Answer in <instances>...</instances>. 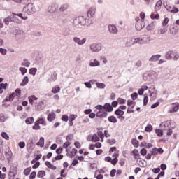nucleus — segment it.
<instances>
[{"label": "nucleus", "instance_id": "obj_52", "mask_svg": "<svg viewBox=\"0 0 179 179\" xmlns=\"http://www.w3.org/2000/svg\"><path fill=\"white\" fill-rule=\"evenodd\" d=\"M16 96H17V94H16V93L13 92L10 96H9V101H13V99H15V97H16Z\"/></svg>", "mask_w": 179, "mask_h": 179}, {"label": "nucleus", "instance_id": "obj_17", "mask_svg": "<svg viewBox=\"0 0 179 179\" xmlns=\"http://www.w3.org/2000/svg\"><path fill=\"white\" fill-rule=\"evenodd\" d=\"M169 31H170V34H173V36H176V34L178 33V27L176 25H173L170 28Z\"/></svg>", "mask_w": 179, "mask_h": 179}, {"label": "nucleus", "instance_id": "obj_47", "mask_svg": "<svg viewBox=\"0 0 179 179\" xmlns=\"http://www.w3.org/2000/svg\"><path fill=\"white\" fill-rule=\"evenodd\" d=\"M32 128H33V129H35L36 131H37V130L40 129V128H41V127H40V124H38V122L36 121L34 122V125L32 127Z\"/></svg>", "mask_w": 179, "mask_h": 179}, {"label": "nucleus", "instance_id": "obj_6", "mask_svg": "<svg viewBox=\"0 0 179 179\" xmlns=\"http://www.w3.org/2000/svg\"><path fill=\"white\" fill-rule=\"evenodd\" d=\"M179 109V103L178 102L171 103L169 106V113L173 114V113H177Z\"/></svg>", "mask_w": 179, "mask_h": 179}, {"label": "nucleus", "instance_id": "obj_8", "mask_svg": "<svg viewBox=\"0 0 179 179\" xmlns=\"http://www.w3.org/2000/svg\"><path fill=\"white\" fill-rule=\"evenodd\" d=\"M17 174V166H11L10 168V171L8 176L10 177H15Z\"/></svg>", "mask_w": 179, "mask_h": 179}, {"label": "nucleus", "instance_id": "obj_53", "mask_svg": "<svg viewBox=\"0 0 179 179\" xmlns=\"http://www.w3.org/2000/svg\"><path fill=\"white\" fill-rule=\"evenodd\" d=\"M151 19H160V15L159 14H152L150 15Z\"/></svg>", "mask_w": 179, "mask_h": 179}, {"label": "nucleus", "instance_id": "obj_22", "mask_svg": "<svg viewBox=\"0 0 179 179\" xmlns=\"http://www.w3.org/2000/svg\"><path fill=\"white\" fill-rule=\"evenodd\" d=\"M131 153L134 155V159H135L136 160H138V159H140L141 155H139V151H138V150L134 149V150L131 152Z\"/></svg>", "mask_w": 179, "mask_h": 179}, {"label": "nucleus", "instance_id": "obj_57", "mask_svg": "<svg viewBox=\"0 0 179 179\" xmlns=\"http://www.w3.org/2000/svg\"><path fill=\"white\" fill-rule=\"evenodd\" d=\"M7 52H8V50H6V49L0 48V53L2 54V55H6Z\"/></svg>", "mask_w": 179, "mask_h": 179}, {"label": "nucleus", "instance_id": "obj_60", "mask_svg": "<svg viewBox=\"0 0 179 179\" xmlns=\"http://www.w3.org/2000/svg\"><path fill=\"white\" fill-rule=\"evenodd\" d=\"M169 23V17H165L164 20L162 22V26H167Z\"/></svg>", "mask_w": 179, "mask_h": 179}, {"label": "nucleus", "instance_id": "obj_37", "mask_svg": "<svg viewBox=\"0 0 179 179\" xmlns=\"http://www.w3.org/2000/svg\"><path fill=\"white\" fill-rule=\"evenodd\" d=\"M45 171H39L37 173L38 178H43V177H45Z\"/></svg>", "mask_w": 179, "mask_h": 179}, {"label": "nucleus", "instance_id": "obj_48", "mask_svg": "<svg viewBox=\"0 0 179 179\" xmlns=\"http://www.w3.org/2000/svg\"><path fill=\"white\" fill-rule=\"evenodd\" d=\"M69 6L66 4H64L61 6V8H59L60 12H64V10H66V9H68Z\"/></svg>", "mask_w": 179, "mask_h": 179}, {"label": "nucleus", "instance_id": "obj_54", "mask_svg": "<svg viewBox=\"0 0 179 179\" xmlns=\"http://www.w3.org/2000/svg\"><path fill=\"white\" fill-rule=\"evenodd\" d=\"M62 159H64V155L61 154H58V155L55 157V160H62Z\"/></svg>", "mask_w": 179, "mask_h": 179}, {"label": "nucleus", "instance_id": "obj_36", "mask_svg": "<svg viewBox=\"0 0 179 179\" xmlns=\"http://www.w3.org/2000/svg\"><path fill=\"white\" fill-rule=\"evenodd\" d=\"M3 22H4L5 24H6L8 26V24H9V23H11V22H12V16H8V17H6L3 20Z\"/></svg>", "mask_w": 179, "mask_h": 179}, {"label": "nucleus", "instance_id": "obj_49", "mask_svg": "<svg viewBox=\"0 0 179 179\" xmlns=\"http://www.w3.org/2000/svg\"><path fill=\"white\" fill-rule=\"evenodd\" d=\"M1 136L3 138V139H6V141H9V136L6 132H1Z\"/></svg>", "mask_w": 179, "mask_h": 179}, {"label": "nucleus", "instance_id": "obj_30", "mask_svg": "<svg viewBox=\"0 0 179 179\" xmlns=\"http://www.w3.org/2000/svg\"><path fill=\"white\" fill-rule=\"evenodd\" d=\"M135 104H136V103L132 100L127 101V106H129V108H134L135 107Z\"/></svg>", "mask_w": 179, "mask_h": 179}, {"label": "nucleus", "instance_id": "obj_7", "mask_svg": "<svg viewBox=\"0 0 179 179\" xmlns=\"http://www.w3.org/2000/svg\"><path fill=\"white\" fill-rule=\"evenodd\" d=\"M115 114L120 121H124V120H125V116H123L124 114H125V112L121 110V109H117Z\"/></svg>", "mask_w": 179, "mask_h": 179}, {"label": "nucleus", "instance_id": "obj_64", "mask_svg": "<svg viewBox=\"0 0 179 179\" xmlns=\"http://www.w3.org/2000/svg\"><path fill=\"white\" fill-rule=\"evenodd\" d=\"M167 31V27H164L160 29V34H164Z\"/></svg>", "mask_w": 179, "mask_h": 179}, {"label": "nucleus", "instance_id": "obj_3", "mask_svg": "<svg viewBox=\"0 0 179 179\" xmlns=\"http://www.w3.org/2000/svg\"><path fill=\"white\" fill-rule=\"evenodd\" d=\"M85 23H86V20L83 16L77 17L73 22V24L76 27H80V26H83Z\"/></svg>", "mask_w": 179, "mask_h": 179}, {"label": "nucleus", "instance_id": "obj_55", "mask_svg": "<svg viewBox=\"0 0 179 179\" xmlns=\"http://www.w3.org/2000/svg\"><path fill=\"white\" fill-rule=\"evenodd\" d=\"M140 153L142 156H146V154L148 153V150L145 148H142L140 151Z\"/></svg>", "mask_w": 179, "mask_h": 179}, {"label": "nucleus", "instance_id": "obj_20", "mask_svg": "<svg viewBox=\"0 0 179 179\" xmlns=\"http://www.w3.org/2000/svg\"><path fill=\"white\" fill-rule=\"evenodd\" d=\"M160 57H162L160 55H152L149 61L150 62H156V61H159V59H160Z\"/></svg>", "mask_w": 179, "mask_h": 179}, {"label": "nucleus", "instance_id": "obj_10", "mask_svg": "<svg viewBox=\"0 0 179 179\" xmlns=\"http://www.w3.org/2000/svg\"><path fill=\"white\" fill-rule=\"evenodd\" d=\"M164 5L166 8V9H167L169 10V12H171V13H178V8L173 7L171 8V6H169V5H167V1L164 3Z\"/></svg>", "mask_w": 179, "mask_h": 179}, {"label": "nucleus", "instance_id": "obj_40", "mask_svg": "<svg viewBox=\"0 0 179 179\" xmlns=\"http://www.w3.org/2000/svg\"><path fill=\"white\" fill-rule=\"evenodd\" d=\"M25 122L28 124H33L34 122V118L33 117H28L26 119Z\"/></svg>", "mask_w": 179, "mask_h": 179}, {"label": "nucleus", "instance_id": "obj_4", "mask_svg": "<svg viewBox=\"0 0 179 179\" xmlns=\"http://www.w3.org/2000/svg\"><path fill=\"white\" fill-rule=\"evenodd\" d=\"M166 59H173V61H177L179 58V55L177 52L173 51H168L166 54Z\"/></svg>", "mask_w": 179, "mask_h": 179}, {"label": "nucleus", "instance_id": "obj_18", "mask_svg": "<svg viewBox=\"0 0 179 179\" xmlns=\"http://www.w3.org/2000/svg\"><path fill=\"white\" fill-rule=\"evenodd\" d=\"M12 15H15V16H18L19 17H20L21 19H22V20H27L28 17H27V14H26V13H24V15L23 13H12Z\"/></svg>", "mask_w": 179, "mask_h": 179}, {"label": "nucleus", "instance_id": "obj_44", "mask_svg": "<svg viewBox=\"0 0 179 179\" xmlns=\"http://www.w3.org/2000/svg\"><path fill=\"white\" fill-rule=\"evenodd\" d=\"M145 132H152V131H153V127L151 124H148L145 128Z\"/></svg>", "mask_w": 179, "mask_h": 179}, {"label": "nucleus", "instance_id": "obj_62", "mask_svg": "<svg viewBox=\"0 0 179 179\" xmlns=\"http://www.w3.org/2000/svg\"><path fill=\"white\" fill-rule=\"evenodd\" d=\"M111 164H113V166H115V164H117L118 163V158L115 157L113 159H112L111 161Z\"/></svg>", "mask_w": 179, "mask_h": 179}, {"label": "nucleus", "instance_id": "obj_59", "mask_svg": "<svg viewBox=\"0 0 179 179\" xmlns=\"http://www.w3.org/2000/svg\"><path fill=\"white\" fill-rule=\"evenodd\" d=\"M36 176H37V173L36 171H33L30 175H29V178L31 179H34L36 178Z\"/></svg>", "mask_w": 179, "mask_h": 179}, {"label": "nucleus", "instance_id": "obj_46", "mask_svg": "<svg viewBox=\"0 0 179 179\" xmlns=\"http://www.w3.org/2000/svg\"><path fill=\"white\" fill-rule=\"evenodd\" d=\"M31 172V167H28L24 170V176H29V174H30Z\"/></svg>", "mask_w": 179, "mask_h": 179}, {"label": "nucleus", "instance_id": "obj_16", "mask_svg": "<svg viewBox=\"0 0 179 179\" xmlns=\"http://www.w3.org/2000/svg\"><path fill=\"white\" fill-rule=\"evenodd\" d=\"M108 30L110 33H112L113 34H116V33H118V29H117V27L114 24H110L108 26Z\"/></svg>", "mask_w": 179, "mask_h": 179}, {"label": "nucleus", "instance_id": "obj_39", "mask_svg": "<svg viewBox=\"0 0 179 179\" xmlns=\"http://www.w3.org/2000/svg\"><path fill=\"white\" fill-rule=\"evenodd\" d=\"M96 86L98 89H104L106 87V84L103 83H96Z\"/></svg>", "mask_w": 179, "mask_h": 179}, {"label": "nucleus", "instance_id": "obj_19", "mask_svg": "<svg viewBox=\"0 0 179 179\" xmlns=\"http://www.w3.org/2000/svg\"><path fill=\"white\" fill-rule=\"evenodd\" d=\"M96 13V8H91L89 11L87 12V16L88 17H93Z\"/></svg>", "mask_w": 179, "mask_h": 179}, {"label": "nucleus", "instance_id": "obj_9", "mask_svg": "<svg viewBox=\"0 0 179 179\" xmlns=\"http://www.w3.org/2000/svg\"><path fill=\"white\" fill-rule=\"evenodd\" d=\"M164 152V150H163V148H154L151 150V154L153 156H157V155H162Z\"/></svg>", "mask_w": 179, "mask_h": 179}, {"label": "nucleus", "instance_id": "obj_15", "mask_svg": "<svg viewBox=\"0 0 179 179\" xmlns=\"http://www.w3.org/2000/svg\"><path fill=\"white\" fill-rule=\"evenodd\" d=\"M73 41L74 43H76L77 44H78V45H83V44H85V43H86V38H83L82 40L78 37H75L73 38Z\"/></svg>", "mask_w": 179, "mask_h": 179}, {"label": "nucleus", "instance_id": "obj_50", "mask_svg": "<svg viewBox=\"0 0 179 179\" xmlns=\"http://www.w3.org/2000/svg\"><path fill=\"white\" fill-rule=\"evenodd\" d=\"M29 73L31 75H36L37 73V69L36 68H31L29 69Z\"/></svg>", "mask_w": 179, "mask_h": 179}, {"label": "nucleus", "instance_id": "obj_2", "mask_svg": "<svg viewBox=\"0 0 179 179\" xmlns=\"http://www.w3.org/2000/svg\"><path fill=\"white\" fill-rule=\"evenodd\" d=\"M23 10L26 15H33V13H36V8L34 7V4L29 3L24 7Z\"/></svg>", "mask_w": 179, "mask_h": 179}, {"label": "nucleus", "instance_id": "obj_32", "mask_svg": "<svg viewBox=\"0 0 179 179\" xmlns=\"http://www.w3.org/2000/svg\"><path fill=\"white\" fill-rule=\"evenodd\" d=\"M4 155L5 156H8V157H10L11 156H13V154L12 153V150H10V148L8 147L4 152Z\"/></svg>", "mask_w": 179, "mask_h": 179}, {"label": "nucleus", "instance_id": "obj_33", "mask_svg": "<svg viewBox=\"0 0 179 179\" xmlns=\"http://www.w3.org/2000/svg\"><path fill=\"white\" fill-rule=\"evenodd\" d=\"M29 83V77L25 76L24 77L22 82L21 83L20 85L21 86H26Z\"/></svg>", "mask_w": 179, "mask_h": 179}, {"label": "nucleus", "instance_id": "obj_24", "mask_svg": "<svg viewBox=\"0 0 179 179\" xmlns=\"http://www.w3.org/2000/svg\"><path fill=\"white\" fill-rule=\"evenodd\" d=\"M57 7L56 5L50 6L48 8V12H50V13H54L55 12H57Z\"/></svg>", "mask_w": 179, "mask_h": 179}, {"label": "nucleus", "instance_id": "obj_14", "mask_svg": "<svg viewBox=\"0 0 179 179\" xmlns=\"http://www.w3.org/2000/svg\"><path fill=\"white\" fill-rule=\"evenodd\" d=\"M90 48L92 51L97 52V51H100V50H101V45L100 44L94 43L90 45Z\"/></svg>", "mask_w": 179, "mask_h": 179}, {"label": "nucleus", "instance_id": "obj_27", "mask_svg": "<svg viewBox=\"0 0 179 179\" xmlns=\"http://www.w3.org/2000/svg\"><path fill=\"white\" fill-rule=\"evenodd\" d=\"M142 23H143V22H139L136 23V29L138 31H140V30H141L142 29H143V27H145V26L143 25Z\"/></svg>", "mask_w": 179, "mask_h": 179}, {"label": "nucleus", "instance_id": "obj_13", "mask_svg": "<svg viewBox=\"0 0 179 179\" xmlns=\"http://www.w3.org/2000/svg\"><path fill=\"white\" fill-rule=\"evenodd\" d=\"M66 152H67V155L71 159H72V157H75V155L78 153V150L75 148L71 149V151H69V150L66 149Z\"/></svg>", "mask_w": 179, "mask_h": 179}, {"label": "nucleus", "instance_id": "obj_63", "mask_svg": "<svg viewBox=\"0 0 179 179\" xmlns=\"http://www.w3.org/2000/svg\"><path fill=\"white\" fill-rule=\"evenodd\" d=\"M68 120H69L68 115H64L62 117V120L64 121L65 122H68Z\"/></svg>", "mask_w": 179, "mask_h": 179}, {"label": "nucleus", "instance_id": "obj_56", "mask_svg": "<svg viewBox=\"0 0 179 179\" xmlns=\"http://www.w3.org/2000/svg\"><path fill=\"white\" fill-rule=\"evenodd\" d=\"M8 87V83H1L0 84V90H3V89H6Z\"/></svg>", "mask_w": 179, "mask_h": 179}, {"label": "nucleus", "instance_id": "obj_23", "mask_svg": "<svg viewBox=\"0 0 179 179\" xmlns=\"http://www.w3.org/2000/svg\"><path fill=\"white\" fill-rule=\"evenodd\" d=\"M28 100L29 101V104L33 106V104H34V100H38V98L36 97L34 95H31L28 97Z\"/></svg>", "mask_w": 179, "mask_h": 179}, {"label": "nucleus", "instance_id": "obj_12", "mask_svg": "<svg viewBox=\"0 0 179 179\" xmlns=\"http://www.w3.org/2000/svg\"><path fill=\"white\" fill-rule=\"evenodd\" d=\"M137 43L138 44H145V43H148V37L135 38L134 43L135 44Z\"/></svg>", "mask_w": 179, "mask_h": 179}, {"label": "nucleus", "instance_id": "obj_51", "mask_svg": "<svg viewBox=\"0 0 179 179\" xmlns=\"http://www.w3.org/2000/svg\"><path fill=\"white\" fill-rule=\"evenodd\" d=\"M115 142H117L116 141H115V139H114V138H112V139H108L107 140V143H108V145H115Z\"/></svg>", "mask_w": 179, "mask_h": 179}, {"label": "nucleus", "instance_id": "obj_43", "mask_svg": "<svg viewBox=\"0 0 179 179\" xmlns=\"http://www.w3.org/2000/svg\"><path fill=\"white\" fill-rule=\"evenodd\" d=\"M108 120L109 121V122H113V124H115V122H117V118L114 116H110L108 118Z\"/></svg>", "mask_w": 179, "mask_h": 179}, {"label": "nucleus", "instance_id": "obj_26", "mask_svg": "<svg viewBox=\"0 0 179 179\" xmlns=\"http://www.w3.org/2000/svg\"><path fill=\"white\" fill-rule=\"evenodd\" d=\"M36 122H38L39 125H43V127H45V125H47V122H45V120H44V118H38L36 120Z\"/></svg>", "mask_w": 179, "mask_h": 179}, {"label": "nucleus", "instance_id": "obj_5", "mask_svg": "<svg viewBox=\"0 0 179 179\" xmlns=\"http://www.w3.org/2000/svg\"><path fill=\"white\" fill-rule=\"evenodd\" d=\"M96 109L97 110H104L108 113H111V111H113V106L110 103H106L104 105V106H103L101 105H99L96 106Z\"/></svg>", "mask_w": 179, "mask_h": 179}, {"label": "nucleus", "instance_id": "obj_34", "mask_svg": "<svg viewBox=\"0 0 179 179\" xmlns=\"http://www.w3.org/2000/svg\"><path fill=\"white\" fill-rule=\"evenodd\" d=\"M153 29H155V22H151L146 27V29L148 31H150V30H153Z\"/></svg>", "mask_w": 179, "mask_h": 179}, {"label": "nucleus", "instance_id": "obj_58", "mask_svg": "<svg viewBox=\"0 0 179 179\" xmlns=\"http://www.w3.org/2000/svg\"><path fill=\"white\" fill-rule=\"evenodd\" d=\"M20 71L22 75H24V73H26L27 72V69H26L24 67H20Z\"/></svg>", "mask_w": 179, "mask_h": 179}, {"label": "nucleus", "instance_id": "obj_1", "mask_svg": "<svg viewBox=\"0 0 179 179\" xmlns=\"http://www.w3.org/2000/svg\"><path fill=\"white\" fill-rule=\"evenodd\" d=\"M100 138L101 142H104V134H103L102 131H98L93 135L88 136L87 141L91 142H99V141H100Z\"/></svg>", "mask_w": 179, "mask_h": 179}, {"label": "nucleus", "instance_id": "obj_45", "mask_svg": "<svg viewBox=\"0 0 179 179\" xmlns=\"http://www.w3.org/2000/svg\"><path fill=\"white\" fill-rule=\"evenodd\" d=\"M22 66H26L29 68L30 66V62L27 59H24V62L22 63Z\"/></svg>", "mask_w": 179, "mask_h": 179}, {"label": "nucleus", "instance_id": "obj_31", "mask_svg": "<svg viewBox=\"0 0 179 179\" xmlns=\"http://www.w3.org/2000/svg\"><path fill=\"white\" fill-rule=\"evenodd\" d=\"M36 145L37 146H40V148H44V138L41 137Z\"/></svg>", "mask_w": 179, "mask_h": 179}, {"label": "nucleus", "instance_id": "obj_42", "mask_svg": "<svg viewBox=\"0 0 179 179\" xmlns=\"http://www.w3.org/2000/svg\"><path fill=\"white\" fill-rule=\"evenodd\" d=\"M12 17V22H14L15 23H21L22 21H20V20H19V18L16 17L15 15H13Z\"/></svg>", "mask_w": 179, "mask_h": 179}, {"label": "nucleus", "instance_id": "obj_61", "mask_svg": "<svg viewBox=\"0 0 179 179\" xmlns=\"http://www.w3.org/2000/svg\"><path fill=\"white\" fill-rule=\"evenodd\" d=\"M71 145V142L69 141H66L64 144H63V148L64 149H68V147Z\"/></svg>", "mask_w": 179, "mask_h": 179}, {"label": "nucleus", "instance_id": "obj_38", "mask_svg": "<svg viewBox=\"0 0 179 179\" xmlns=\"http://www.w3.org/2000/svg\"><path fill=\"white\" fill-rule=\"evenodd\" d=\"M131 143L134 148H138L139 147V141L136 140V138H134L131 141Z\"/></svg>", "mask_w": 179, "mask_h": 179}, {"label": "nucleus", "instance_id": "obj_11", "mask_svg": "<svg viewBox=\"0 0 179 179\" xmlns=\"http://www.w3.org/2000/svg\"><path fill=\"white\" fill-rule=\"evenodd\" d=\"M99 110L96 113V117L99 118H106L107 117L108 113L106 111L104 110V109H98Z\"/></svg>", "mask_w": 179, "mask_h": 179}, {"label": "nucleus", "instance_id": "obj_35", "mask_svg": "<svg viewBox=\"0 0 179 179\" xmlns=\"http://www.w3.org/2000/svg\"><path fill=\"white\" fill-rule=\"evenodd\" d=\"M155 133L160 138H162V136H163V135H164L163 130L160 129H155Z\"/></svg>", "mask_w": 179, "mask_h": 179}, {"label": "nucleus", "instance_id": "obj_21", "mask_svg": "<svg viewBox=\"0 0 179 179\" xmlns=\"http://www.w3.org/2000/svg\"><path fill=\"white\" fill-rule=\"evenodd\" d=\"M164 127H165V131H167L168 129V131L166 132V135L168 136H171V135H173V130L171 129L170 127H169L168 123H165Z\"/></svg>", "mask_w": 179, "mask_h": 179}, {"label": "nucleus", "instance_id": "obj_25", "mask_svg": "<svg viewBox=\"0 0 179 179\" xmlns=\"http://www.w3.org/2000/svg\"><path fill=\"white\" fill-rule=\"evenodd\" d=\"M55 113H50L47 117L48 121H50V122L54 121L55 120Z\"/></svg>", "mask_w": 179, "mask_h": 179}, {"label": "nucleus", "instance_id": "obj_41", "mask_svg": "<svg viewBox=\"0 0 179 179\" xmlns=\"http://www.w3.org/2000/svg\"><path fill=\"white\" fill-rule=\"evenodd\" d=\"M59 92H61V88L59 87H55L52 89V93H54L55 94L59 93Z\"/></svg>", "mask_w": 179, "mask_h": 179}, {"label": "nucleus", "instance_id": "obj_28", "mask_svg": "<svg viewBox=\"0 0 179 179\" xmlns=\"http://www.w3.org/2000/svg\"><path fill=\"white\" fill-rule=\"evenodd\" d=\"M45 166L48 167V169H51L52 170H57V166L52 165L51 162L46 161L45 162Z\"/></svg>", "mask_w": 179, "mask_h": 179}, {"label": "nucleus", "instance_id": "obj_29", "mask_svg": "<svg viewBox=\"0 0 179 179\" xmlns=\"http://www.w3.org/2000/svg\"><path fill=\"white\" fill-rule=\"evenodd\" d=\"M90 66H100V62L97 59H94V62L90 63Z\"/></svg>", "mask_w": 179, "mask_h": 179}]
</instances>
